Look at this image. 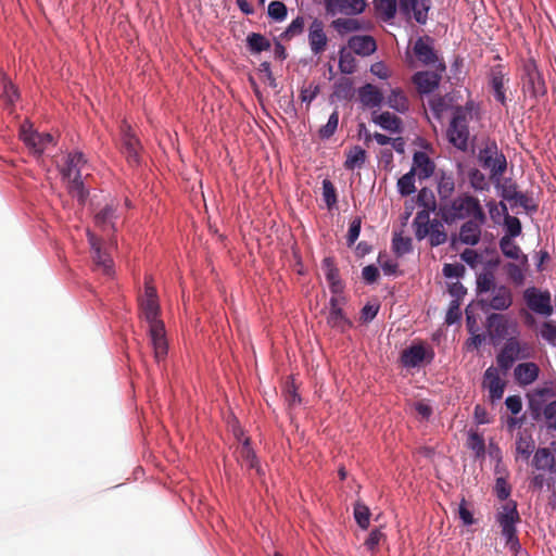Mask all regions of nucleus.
Masks as SVG:
<instances>
[{
	"mask_svg": "<svg viewBox=\"0 0 556 556\" xmlns=\"http://www.w3.org/2000/svg\"><path fill=\"white\" fill-rule=\"evenodd\" d=\"M439 215L446 224H453L459 219L477 218L479 222H486V214L478 198L464 192L456 198L441 203Z\"/></svg>",
	"mask_w": 556,
	"mask_h": 556,
	"instance_id": "f257e3e1",
	"label": "nucleus"
},
{
	"mask_svg": "<svg viewBox=\"0 0 556 556\" xmlns=\"http://www.w3.org/2000/svg\"><path fill=\"white\" fill-rule=\"evenodd\" d=\"M86 164L87 160L84 153L75 151L66 155L65 163L61 167L63 178L68 180V192L73 198H76L80 204L85 203L88 194L81 178V170Z\"/></svg>",
	"mask_w": 556,
	"mask_h": 556,
	"instance_id": "f03ea898",
	"label": "nucleus"
},
{
	"mask_svg": "<svg viewBox=\"0 0 556 556\" xmlns=\"http://www.w3.org/2000/svg\"><path fill=\"white\" fill-rule=\"evenodd\" d=\"M472 118V106H456L453 110V116L447 128L448 141L458 150L466 151L469 139V122Z\"/></svg>",
	"mask_w": 556,
	"mask_h": 556,
	"instance_id": "7ed1b4c3",
	"label": "nucleus"
},
{
	"mask_svg": "<svg viewBox=\"0 0 556 556\" xmlns=\"http://www.w3.org/2000/svg\"><path fill=\"white\" fill-rule=\"evenodd\" d=\"M496 520L502 528L503 536L506 539V546L517 554L520 549V543L517 536L516 523L520 521V516L516 503L508 502L503 505Z\"/></svg>",
	"mask_w": 556,
	"mask_h": 556,
	"instance_id": "20e7f679",
	"label": "nucleus"
},
{
	"mask_svg": "<svg viewBox=\"0 0 556 556\" xmlns=\"http://www.w3.org/2000/svg\"><path fill=\"white\" fill-rule=\"evenodd\" d=\"M140 308L142 311L144 319L150 327H154L155 324H164L160 318V305L157 300V293L154 286H152L150 279L146 280L144 294L140 298Z\"/></svg>",
	"mask_w": 556,
	"mask_h": 556,
	"instance_id": "39448f33",
	"label": "nucleus"
},
{
	"mask_svg": "<svg viewBox=\"0 0 556 556\" xmlns=\"http://www.w3.org/2000/svg\"><path fill=\"white\" fill-rule=\"evenodd\" d=\"M479 162L484 168L490 169L491 178H500L507 168L506 157L497 151L495 144L486 146L480 151Z\"/></svg>",
	"mask_w": 556,
	"mask_h": 556,
	"instance_id": "423d86ee",
	"label": "nucleus"
},
{
	"mask_svg": "<svg viewBox=\"0 0 556 556\" xmlns=\"http://www.w3.org/2000/svg\"><path fill=\"white\" fill-rule=\"evenodd\" d=\"M523 299L532 312L543 316L553 314L551 293L548 291H541L535 287H530L525 290Z\"/></svg>",
	"mask_w": 556,
	"mask_h": 556,
	"instance_id": "0eeeda50",
	"label": "nucleus"
},
{
	"mask_svg": "<svg viewBox=\"0 0 556 556\" xmlns=\"http://www.w3.org/2000/svg\"><path fill=\"white\" fill-rule=\"evenodd\" d=\"M432 43L433 39L430 36L419 37L413 47L414 54L425 65H434L438 63L437 68L443 72L445 71V64L439 60Z\"/></svg>",
	"mask_w": 556,
	"mask_h": 556,
	"instance_id": "6e6552de",
	"label": "nucleus"
},
{
	"mask_svg": "<svg viewBox=\"0 0 556 556\" xmlns=\"http://www.w3.org/2000/svg\"><path fill=\"white\" fill-rule=\"evenodd\" d=\"M479 303L483 311H505L513 304V294L505 286L494 287L488 298H481Z\"/></svg>",
	"mask_w": 556,
	"mask_h": 556,
	"instance_id": "1a4fd4ad",
	"label": "nucleus"
},
{
	"mask_svg": "<svg viewBox=\"0 0 556 556\" xmlns=\"http://www.w3.org/2000/svg\"><path fill=\"white\" fill-rule=\"evenodd\" d=\"M88 241L92 251V260L97 270L101 271L105 276H113V260L109 254L102 251L101 240L92 232L88 231Z\"/></svg>",
	"mask_w": 556,
	"mask_h": 556,
	"instance_id": "9d476101",
	"label": "nucleus"
},
{
	"mask_svg": "<svg viewBox=\"0 0 556 556\" xmlns=\"http://www.w3.org/2000/svg\"><path fill=\"white\" fill-rule=\"evenodd\" d=\"M365 0H325L328 14L357 15L365 11Z\"/></svg>",
	"mask_w": 556,
	"mask_h": 556,
	"instance_id": "9b49d317",
	"label": "nucleus"
},
{
	"mask_svg": "<svg viewBox=\"0 0 556 556\" xmlns=\"http://www.w3.org/2000/svg\"><path fill=\"white\" fill-rule=\"evenodd\" d=\"M308 45L314 55H319L327 49L328 37L321 20L314 18L311 23L308 27Z\"/></svg>",
	"mask_w": 556,
	"mask_h": 556,
	"instance_id": "f8f14e48",
	"label": "nucleus"
},
{
	"mask_svg": "<svg viewBox=\"0 0 556 556\" xmlns=\"http://www.w3.org/2000/svg\"><path fill=\"white\" fill-rule=\"evenodd\" d=\"M432 350L427 351L422 344H414L405 349L401 354V363L404 367L414 368L419 366L424 361L430 363L433 359Z\"/></svg>",
	"mask_w": 556,
	"mask_h": 556,
	"instance_id": "ddd939ff",
	"label": "nucleus"
},
{
	"mask_svg": "<svg viewBox=\"0 0 556 556\" xmlns=\"http://www.w3.org/2000/svg\"><path fill=\"white\" fill-rule=\"evenodd\" d=\"M140 142L131 128L126 123L122 126V152L125 154L129 164L139 163Z\"/></svg>",
	"mask_w": 556,
	"mask_h": 556,
	"instance_id": "4468645a",
	"label": "nucleus"
},
{
	"mask_svg": "<svg viewBox=\"0 0 556 556\" xmlns=\"http://www.w3.org/2000/svg\"><path fill=\"white\" fill-rule=\"evenodd\" d=\"M400 10L408 15L413 13L418 24L425 25L428 21V13L431 9V0H399Z\"/></svg>",
	"mask_w": 556,
	"mask_h": 556,
	"instance_id": "2eb2a0df",
	"label": "nucleus"
},
{
	"mask_svg": "<svg viewBox=\"0 0 556 556\" xmlns=\"http://www.w3.org/2000/svg\"><path fill=\"white\" fill-rule=\"evenodd\" d=\"M482 386L489 391V397L491 402L494 403L503 397L506 383L500 377L496 368L489 367L484 371Z\"/></svg>",
	"mask_w": 556,
	"mask_h": 556,
	"instance_id": "dca6fc26",
	"label": "nucleus"
},
{
	"mask_svg": "<svg viewBox=\"0 0 556 556\" xmlns=\"http://www.w3.org/2000/svg\"><path fill=\"white\" fill-rule=\"evenodd\" d=\"M236 457L241 466H247L249 469H254L260 477L264 475L256 454L251 446V441L249 438H245L242 444L237 447Z\"/></svg>",
	"mask_w": 556,
	"mask_h": 556,
	"instance_id": "f3484780",
	"label": "nucleus"
},
{
	"mask_svg": "<svg viewBox=\"0 0 556 556\" xmlns=\"http://www.w3.org/2000/svg\"><path fill=\"white\" fill-rule=\"evenodd\" d=\"M526 77L525 87L533 98H539L546 93L545 81L534 64L526 66Z\"/></svg>",
	"mask_w": 556,
	"mask_h": 556,
	"instance_id": "a211bd4d",
	"label": "nucleus"
},
{
	"mask_svg": "<svg viewBox=\"0 0 556 556\" xmlns=\"http://www.w3.org/2000/svg\"><path fill=\"white\" fill-rule=\"evenodd\" d=\"M321 268L328 281L332 294L343 293L344 283L340 278V273L332 257H325L321 262Z\"/></svg>",
	"mask_w": 556,
	"mask_h": 556,
	"instance_id": "6ab92c4d",
	"label": "nucleus"
},
{
	"mask_svg": "<svg viewBox=\"0 0 556 556\" xmlns=\"http://www.w3.org/2000/svg\"><path fill=\"white\" fill-rule=\"evenodd\" d=\"M350 50L361 56H369L377 50V42L369 35H355L348 41Z\"/></svg>",
	"mask_w": 556,
	"mask_h": 556,
	"instance_id": "aec40b11",
	"label": "nucleus"
},
{
	"mask_svg": "<svg viewBox=\"0 0 556 556\" xmlns=\"http://www.w3.org/2000/svg\"><path fill=\"white\" fill-rule=\"evenodd\" d=\"M149 332L154 351V357L160 362L165 358L168 351L164 324H155L154 327L149 328Z\"/></svg>",
	"mask_w": 556,
	"mask_h": 556,
	"instance_id": "412c9836",
	"label": "nucleus"
},
{
	"mask_svg": "<svg viewBox=\"0 0 556 556\" xmlns=\"http://www.w3.org/2000/svg\"><path fill=\"white\" fill-rule=\"evenodd\" d=\"M486 222H479L477 218L468 219L459 229V240L467 245H476L481 238V227Z\"/></svg>",
	"mask_w": 556,
	"mask_h": 556,
	"instance_id": "4be33fe9",
	"label": "nucleus"
},
{
	"mask_svg": "<svg viewBox=\"0 0 556 556\" xmlns=\"http://www.w3.org/2000/svg\"><path fill=\"white\" fill-rule=\"evenodd\" d=\"M508 81L505 78V74L503 73L502 66H495L491 70L490 73V87L491 91L496 101H498L502 105H506V94H505V85Z\"/></svg>",
	"mask_w": 556,
	"mask_h": 556,
	"instance_id": "5701e85b",
	"label": "nucleus"
},
{
	"mask_svg": "<svg viewBox=\"0 0 556 556\" xmlns=\"http://www.w3.org/2000/svg\"><path fill=\"white\" fill-rule=\"evenodd\" d=\"M441 75L433 72H417L413 76V83L421 93H429L433 91L440 84Z\"/></svg>",
	"mask_w": 556,
	"mask_h": 556,
	"instance_id": "b1692460",
	"label": "nucleus"
},
{
	"mask_svg": "<svg viewBox=\"0 0 556 556\" xmlns=\"http://www.w3.org/2000/svg\"><path fill=\"white\" fill-rule=\"evenodd\" d=\"M117 218V204L114 202L106 204L94 216V220L98 226L103 230L110 228L112 231H116L115 222Z\"/></svg>",
	"mask_w": 556,
	"mask_h": 556,
	"instance_id": "393cba45",
	"label": "nucleus"
},
{
	"mask_svg": "<svg viewBox=\"0 0 556 556\" xmlns=\"http://www.w3.org/2000/svg\"><path fill=\"white\" fill-rule=\"evenodd\" d=\"M358 98L364 106L370 109L380 106L384 99L379 88L372 84H365L361 87L358 89Z\"/></svg>",
	"mask_w": 556,
	"mask_h": 556,
	"instance_id": "a878e982",
	"label": "nucleus"
},
{
	"mask_svg": "<svg viewBox=\"0 0 556 556\" xmlns=\"http://www.w3.org/2000/svg\"><path fill=\"white\" fill-rule=\"evenodd\" d=\"M532 465L536 470L556 472L555 455L547 447H540L535 451Z\"/></svg>",
	"mask_w": 556,
	"mask_h": 556,
	"instance_id": "bb28decb",
	"label": "nucleus"
},
{
	"mask_svg": "<svg viewBox=\"0 0 556 556\" xmlns=\"http://www.w3.org/2000/svg\"><path fill=\"white\" fill-rule=\"evenodd\" d=\"M371 121L387 131L393 134L402 132V119L390 112H382L380 114L374 112L371 115Z\"/></svg>",
	"mask_w": 556,
	"mask_h": 556,
	"instance_id": "cd10ccee",
	"label": "nucleus"
},
{
	"mask_svg": "<svg viewBox=\"0 0 556 556\" xmlns=\"http://www.w3.org/2000/svg\"><path fill=\"white\" fill-rule=\"evenodd\" d=\"M410 169H415V175H417L419 179H427L434 172V163L427 153L417 151L414 153L413 167Z\"/></svg>",
	"mask_w": 556,
	"mask_h": 556,
	"instance_id": "c85d7f7f",
	"label": "nucleus"
},
{
	"mask_svg": "<svg viewBox=\"0 0 556 556\" xmlns=\"http://www.w3.org/2000/svg\"><path fill=\"white\" fill-rule=\"evenodd\" d=\"M539 366L534 363H521L514 370L515 379L520 386H528L539 377Z\"/></svg>",
	"mask_w": 556,
	"mask_h": 556,
	"instance_id": "c756f323",
	"label": "nucleus"
},
{
	"mask_svg": "<svg viewBox=\"0 0 556 556\" xmlns=\"http://www.w3.org/2000/svg\"><path fill=\"white\" fill-rule=\"evenodd\" d=\"M555 395L556 393L551 387L538 388L529 394V408L534 415H539L545 405V402Z\"/></svg>",
	"mask_w": 556,
	"mask_h": 556,
	"instance_id": "7c9ffc66",
	"label": "nucleus"
},
{
	"mask_svg": "<svg viewBox=\"0 0 556 556\" xmlns=\"http://www.w3.org/2000/svg\"><path fill=\"white\" fill-rule=\"evenodd\" d=\"M23 140L35 153L41 154L49 144H52L53 137L48 132H31L24 134Z\"/></svg>",
	"mask_w": 556,
	"mask_h": 556,
	"instance_id": "2f4dec72",
	"label": "nucleus"
},
{
	"mask_svg": "<svg viewBox=\"0 0 556 556\" xmlns=\"http://www.w3.org/2000/svg\"><path fill=\"white\" fill-rule=\"evenodd\" d=\"M486 328L493 338L503 339L508 334V321L502 314L493 313L486 319Z\"/></svg>",
	"mask_w": 556,
	"mask_h": 556,
	"instance_id": "473e14b6",
	"label": "nucleus"
},
{
	"mask_svg": "<svg viewBox=\"0 0 556 556\" xmlns=\"http://www.w3.org/2000/svg\"><path fill=\"white\" fill-rule=\"evenodd\" d=\"M518 343L514 341H508L496 357L498 367H501L505 371L508 370L513 366L515 361L518 358Z\"/></svg>",
	"mask_w": 556,
	"mask_h": 556,
	"instance_id": "72a5a7b5",
	"label": "nucleus"
},
{
	"mask_svg": "<svg viewBox=\"0 0 556 556\" xmlns=\"http://www.w3.org/2000/svg\"><path fill=\"white\" fill-rule=\"evenodd\" d=\"M437 191L441 203L451 200L452 194L455 191V179L452 173L441 172L438 177Z\"/></svg>",
	"mask_w": 556,
	"mask_h": 556,
	"instance_id": "f704fd0d",
	"label": "nucleus"
},
{
	"mask_svg": "<svg viewBox=\"0 0 556 556\" xmlns=\"http://www.w3.org/2000/svg\"><path fill=\"white\" fill-rule=\"evenodd\" d=\"M500 249L502 253L511 260H521V265H527V255L521 254V249L517 245L509 236H503L500 239Z\"/></svg>",
	"mask_w": 556,
	"mask_h": 556,
	"instance_id": "c9c22d12",
	"label": "nucleus"
},
{
	"mask_svg": "<svg viewBox=\"0 0 556 556\" xmlns=\"http://www.w3.org/2000/svg\"><path fill=\"white\" fill-rule=\"evenodd\" d=\"M366 151L359 146H354L346 152L344 167L349 170L361 168L366 162Z\"/></svg>",
	"mask_w": 556,
	"mask_h": 556,
	"instance_id": "e433bc0d",
	"label": "nucleus"
},
{
	"mask_svg": "<svg viewBox=\"0 0 556 556\" xmlns=\"http://www.w3.org/2000/svg\"><path fill=\"white\" fill-rule=\"evenodd\" d=\"M327 324L341 332L352 327L351 320L343 313L342 308L329 309Z\"/></svg>",
	"mask_w": 556,
	"mask_h": 556,
	"instance_id": "4c0bfd02",
	"label": "nucleus"
},
{
	"mask_svg": "<svg viewBox=\"0 0 556 556\" xmlns=\"http://www.w3.org/2000/svg\"><path fill=\"white\" fill-rule=\"evenodd\" d=\"M387 104L399 113H405L409 108L407 97L399 88L393 89L388 96Z\"/></svg>",
	"mask_w": 556,
	"mask_h": 556,
	"instance_id": "58836bf2",
	"label": "nucleus"
},
{
	"mask_svg": "<svg viewBox=\"0 0 556 556\" xmlns=\"http://www.w3.org/2000/svg\"><path fill=\"white\" fill-rule=\"evenodd\" d=\"M247 45L252 53H261L270 49L269 40L261 34L251 33L247 37Z\"/></svg>",
	"mask_w": 556,
	"mask_h": 556,
	"instance_id": "ea45409f",
	"label": "nucleus"
},
{
	"mask_svg": "<svg viewBox=\"0 0 556 556\" xmlns=\"http://www.w3.org/2000/svg\"><path fill=\"white\" fill-rule=\"evenodd\" d=\"M339 70L343 74H353L356 71V59L344 47L339 51Z\"/></svg>",
	"mask_w": 556,
	"mask_h": 556,
	"instance_id": "a19ab883",
	"label": "nucleus"
},
{
	"mask_svg": "<svg viewBox=\"0 0 556 556\" xmlns=\"http://www.w3.org/2000/svg\"><path fill=\"white\" fill-rule=\"evenodd\" d=\"M430 228L428 237L431 247H438L446 242L447 233L440 220L433 219Z\"/></svg>",
	"mask_w": 556,
	"mask_h": 556,
	"instance_id": "79ce46f5",
	"label": "nucleus"
},
{
	"mask_svg": "<svg viewBox=\"0 0 556 556\" xmlns=\"http://www.w3.org/2000/svg\"><path fill=\"white\" fill-rule=\"evenodd\" d=\"M415 169H410L397 180V191L401 195L407 197L416 191Z\"/></svg>",
	"mask_w": 556,
	"mask_h": 556,
	"instance_id": "37998d69",
	"label": "nucleus"
},
{
	"mask_svg": "<svg viewBox=\"0 0 556 556\" xmlns=\"http://www.w3.org/2000/svg\"><path fill=\"white\" fill-rule=\"evenodd\" d=\"M305 28V18L303 16H298L294 18L290 25L286 28L283 33L280 34V39L288 41L292 38L301 35Z\"/></svg>",
	"mask_w": 556,
	"mask_h": 556,
	"instance_id": "c03bdc74",
	"label": "nucleus"
},
{
	"mask_svg": "<svg viewBox=\"0 0 556 556\" xmlns=\"http://www.w3.org/2000/svg\"><path fill=\"white\" fill-rule=\"evenodd\" d=\"M332 27L340 34H346L362 29V24L354 18L340 17L332 22Z\"/></svg>",
	"mask_w": 556,
	"mask_h": 556,
	"instance_id": "a18cd8bd",
	"label": "nucleus"
},
{
	"mask_svg": "<svg viewBox=\"0 0 556 556\" xmlns=\"http://www.w3.org/2000/svg\"><path fill=\"white\" fill-rule=\"evenodd\" d=\"M396 8L395 0H378L376 2L377 12L383 21L392 20L396 14Z\"/></svg>",
	"mask_w": 556,
	"mask_h": 556,
	"instance_id": "49530a36",
	"label": "nucleus"
},
{
	"mask_svg": "<svg viewBox=\"0 0 556 556\" xmlns=\"http://www.w3.org/2000/svg\"><path fill=\"white\" fill-rule=\"evenodd\" d=\"M354 518L359 528L366 530L370 521L369 508L364 503L356 502L354 505Z\"/></svg>",
	"mask_w": 556,
	"mask_h": 556,
	"instance_id": "de8ad7c7",
	"label": "nucleus"
},
{
	"mask_svg": "<svg viewBox=\"0 0 556 556\" xmlns=\"http://www.w3.org/2000/svg\"><path fill=\"white\" fill-rule=\"evenodd\" d=\"M392 248L397 256L407 254L413 249L412 239L409 237H402L401 235H395L392 240Z\"/></svg>",
	"mask_w": 556,
	"mask_h": 556,
	"instance_id": "09e8293b",
	"label": "nucleus"
},
{
	"mask_svg": "<svg viewBox=\"0 0 556 556\" xmlns=\"http://www.w3.org/2000/svg\"><path fill=\"white\" fill-rule=\"evenodd\" d=\"M468 178L470 186L478 191H483L489 189V182L482 172L477 168H472L468 173Z\"/></svg>",
	"mask_w": 556,
	"mask_h": 556,
	"instance_id": "8fccbe9b",
	"label": "nucleus"
},
{
	"mask_svg": "<svg viewBox=\"0 0 556 556\" xmlns=\"http://www.w3.org/2000/svg\"><path fill=\"white\" fill-rule=\"evenodd\" d=\"M504 226L506 235L510 239L518 237L521 233V223L518 217L506 214L504 217Z\"/></svg>",
	"mask_w": 556,
	"mask_h": 556,
	"instance_id": "3c124183",
	"label": "nucleus"
},
{
	"mask_svg": "<svg viewBox=\"0 0 556 556\" xmlns=\"http://www.w3.org/2000/svg\"><path fill=\"white\" fill-rule=\"evenodd\" d=\"M339 124V113L332 112L325 126L319 129V137L321 139H329L337 130Z\"/></svg>",
	"mask_w": 556,
	"mask_h": 556,
	"instance_id": "603ef678",
	"label": "nucleus"
},
{
	"mask_svg": "<svg viewBox=\"0 0 556 556\" xmlns=\"http://www.w3.org/2000/svg\"><path fill=\"white\" fill-rule=\"evenodd\" d=\"M323 197L328 208H332L338 201L336 187L329 179L323 180Z\"/></svg>",
	"mask_w": 556,
	"mask_h": 556,
	"instance_id": "864d4df0",
	"label": "nucleus"
},
{
	"mask_svg": "<svg viewBox=\"0 0 556 556\" xmlns=\"http://www.w3.org/2000/svg\"><path fill=\"white\" fill-rule=\"evenodd\" d=\"M417 204L422 208H432V211L437 208L434 195L428 188H422L419 190L417 195Z\"/></svg>",
	"mask_w": 556,
	"mask_h": 556,
	"instance_id": "5fc2aeb1",
	"label": "nucleus"
},
{
	"mask_svg": "<svg viewBox=\"0 0 556 556\" xmlns=\"http://www.w3.org/2000/svg\"><path fill=\"white\" fill-rule=\"evenodd\" d=\"M268 15L275 21H283L287 16L286 4L281 1H271L268 5Z\"/></svg>",
	"mask_w": 556,
	"mask_h": 556,
	"instance_id": "6e6d98bb",
	"label": "nucleus"
},
{
	"mask_svg": "<svg viewBox=\"0 0 556 556\" xmlns=\"http://www.w3.org/2000/svg\"><path fill=\"white\" fill-rule=\"evenodd\" d=\"M534 450V442L530 438L520 437L516 442V451L525 459H528Z\"/></svg>",
	"mask_w": 556,
	"mask_h": 556,
	"instance_id": "4d7b16f0",
	"label": "nucleus"
},
{
	"mask_svg": "<svg viewBox=\"0 0 556 556\" xmlns=\"http://www.w3.org/2000/svg\"><path fill=\"white\" fill-rule=\"evenodd\" d=\"M384 538V534L380 529H374L370 531L368 538L366 539L364 545L366 548L374 553L376 552L377 547L379 546L381 540Z\"/></svg>",
	"mask_w": 556,
	"mask_h": 556,
	"instance_id": "13d9d810",
	"label": "nucleus"
},
{
	"mask_svg": "<svg viewBox=\"0 0 556 556\" xmlns=\"http://www.w3.org/2000/svg\"><path fill=\"white\" fill-rule=\"evenodd\" d=\"M494 279L491 274H482L477 278V290L479 294L486 293L489 291L492 292L494 288Z\"/></svg>",
	"mask_w": 556,
	"mask_h": 556,
	"instance_id": "bf43d9fd",
	"label": "nucleus"
},
{
	"mask_svg": "<svg viewBox=\"0 0 556 556\" xmlns=\"http://www.w3.org/2000/svg\"><path fill=\"white\" fill-rule=\"evenodd\" d=\"M468 446L476 452L477 456L483 455L485 451L484 440L482 435L472 432L468 438Z\"/></svg>",
	"mask_w": 556,
	"mask_h": 556,
	"instance_id": "052dcab7",
	"label": "nucleus"
},
{
	"mask_svg": "<svg viewBox=\"0 0 556 556\" xmlns=\"http://www.w3.org/2000/svg\"><path fill=\"white\" fill-rule=\"evenodd\" d=\"M362 227V219L359 217L354 218L349 227L346 243L349 247L353 245L359 237Z\"/></svg>",
	"mask_w": 556,
	"mask_h": 556,
	"instance_id": "680f3d73",
	"label": "nucleus"
},
{
	"mask_svg": "<svg viewBox=\"0 0 556 556\" xmlns=\"http://www.w3.org/2000/svg\"><path fill=\"white\" fill-rule=\"evenodd\" d=\"M319 93V86L316 84H309L307 87H302L300 98L302 102L311 103Z\"/></svg>",
	"mask_w": 556,
	"mask_h": 556,
	"instance_id": "e2e57ef3",
	"label": "nucleus"
},
{
	"mask_svg": "<svg viewBox=\"0 0 556 556\" xmlns=\"http://www.w3.org/2000/svg\"><path fill=\"white\" fill-rule=\"evenodd\" d=\"M506 269H507V275L515 283L521 285L523 282L525 274H523L522 268L519 265H517L515 263H509V264H507Z\"/></svg>",
	"mask_w": 556,
	"mask_h": 556,
	"instance_id": "0e129e2a",
	"label": "nucleus"
},
{
	"mask_svg": "<svg viewBox=\"0 0 556 556\" xmlns=\"http://www.w3.org/2000/svg\"><path fill=\"white\" fill-rule=\"evenodd\" d=\"M460 318V309H459V303L456 300H453L450 303V307L446 313L445 323L447 325H452L456 323Z\"/></svg>",
	"mask_w": 556,
	"mask_h": 556,
	"instance_id": "69168bd1",
	"label": "nucleus"
},
{
	"mask_svg": "<svg viewBox=\"0 0 556 556\" xmlns=\"http://www.w3.org/2000/svg\"><path fill=\"white\" fill-rule=\"evenodd\" d=\"M540 333L541 337L549 343H554L556 341V326L549 321H545L542 325Z\"/></svg>",
	"mask_w": 556,
	"mask_h": 556,
	"instance_id": "338daca9",
	"label": "nucleus"
},
{
	"mask_svg": "<svg viewBox=\"0 0 556 556\" xmlns=\"http://www.w3.org/2000/svg\"><path fill=\"white\" fill-rule=\"evenodd\" d=\"M465 267L462 264H445L443 266V275L446 278H458L463 276Z\"/></svg>",
	"mask_w": 556,
	"mask_h": 556,
	"instance_id": "774afa93",
	"label": "nucleus"
}]
</instances>
